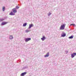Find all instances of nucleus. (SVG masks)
Instances as JSON below:
<instances>
[{
    "label": "nucleus",
    "instance_id": "20e7f679",
    "mask_svg": "<svg viewBox=\"0 0 76 76\" xmlns=\"http://www.w3.org/2000/svg\"><path fill=\"white\" fill-rule=\"evenodd\" d=\"M34 24H30L29 25V27L28 28V29H31L32 27H34Z\"/></svg>",
    "mask_w": 76,
    "mask_h": 76
},
{
    "label": "nucleus",
    "instance_id": "a211bd4d",
    "mask_svg": "<svg viewBox=\"0 0 76 76\" xmlns=\"http://www.w3.org/2000/svg\"><path fill=\"white\" fill-rule=\"evenodd\" d=\"M30 31V30H29V29H27V30H25V32L27 33V32H29Z\"/></svg>",
    "mask_w": 76,
    "mask_h": 76
},
{
    "label": "nucleus",
    "instance_id": "423d86ee",
    "mask_svg": "<svg viewBox=\"0 0 76 76\" xmlns=\"http://www.w3.org/2000/svg\"><path fill=\"white\" fill-rule=\"evenodd\" d=\"M12 12H13V13H16L17 12V10L16 8H13L12 9Z\"/></svg>",
    "mask_w": 76,
    "mask_h": 76
},
{
    "label": "nucleus",
    "instance_id": "5701e85b",
    "mask_svg": "<svg viewBox=\"0 0 76 76\" xmlns=\"http://www.w3.org/2000/svg\"><path fill=\"white\" fill-rule=\"evenodd\" d=\"M73 25V26H75V24H73V25Z\"/></svg>",
    "mask_w": 76,
    "mask_h": 76
},
{
    "label": "nucleus",
    "instance_id": "f03ea898",
    "mask_svg": "<svg viewBox=\"0 0 76 76\" xmlns=\"http://www.w3.org/2000/svg\"><path fill=\"white\" fill-rule=\"evenodd\" d=\"M31 40V38H26L24 39V41L25 42H28L29 41Z\"/></svg>",
    "mask_w": 76,
    "mask_h": 76
},
{
    "label": "nucleus",
    "instance_id": "b1692460",
    "mask_svg": "<svg viewBox=\"0 0 76 76\" xmlns=\"http://www.w3.org/2000/svg\"><path fill=\"white\" fill-rule=\"evenodd\" d=\"M72 25H73V24H72L70 25V26H72Z\"/></svg>",
    "mask_w": 76,
    "mask_h": 76
},
{
    "label": "nucleus",
    "instance_id": "a878e982",
    "mask_svg": "<svg viewBox=\"0 0 76 76\" xmlns=\"http://www.w3.org/2000/svg\"><path fill=\"white\" fill-rule=\"evenodd\" d=\"M9 39H10V36L9 37Z\"/></svg>",
    "mask_w": 76,
    "mask_h": 76
},
{
    "label": "nucleus",
    "instance_id": "aec40b11",
    "mask_svg": "<svg viewBox=\"0 0 76 76\" xmlns=\"http://www.w3.org/2000/svg\"><path fill=\"white\" fill-rule=\"evenodd\" d=\"M51 12H49V13H48V16H49L50 15H51Z\"/></svg>",
    "mask_w": 76,
    "mask_h": 76
},
{
    "label": "nucleus",
    "instance_id": "39448f33",
    "mask_svg": "<svg viewBox=\"0 0 76 76\" xmlns=\"http://www.w3.org/2000/svg\"><path fill=\"white\" fill-rule=\"evenodd\" d=\"M75 56H76V53H73L71 54V58H73Z\"/></svg>",
    "mask_w": 76,
    "mask_h": 76
},
{
    "label": "nucleus",
    "instance_id": "393cba45",
    "mask_svg": "<svg viewBox=\"0 0 76 76\" xmlns=\"http://www.w3.org/2000/svg\"><path fill=\"white\" fill-rule=\"evenodd\" d=\"M19 62H20V61H21L20 60H19Z\"/></svg>",
    "mask_w": 76,
    "mask_h": 76
},
{
    "label": "nucleus",
    "instance_id": "ddd939ff",
    "mask_svg": "<svg viewBox=\"0 0 76 76\" xmlns=\"http://www.w3.org/2000/svg\"><path fill=\"white\" fill-rule=\"evenodd\" d=\"M69 39H73V35H71L69 37Z\"/></svg>",
    "mask_w": 76,
    "mask_h": 76
},
{
    "label": "nucleus",
    "instance_id": "6ab92c4d",
    "mask_svg": "<svg viewBox=\"0 0 76 76\" xmlns=\"http://www.w3.org/2000/svg\"><path fill=\"white\" fill-rule=\"evenodd\" d=\"M16 8V9H18L19 8V7H18V6H17L15 8Z\"/></svg>",
    "mask_w": 76,
    "mask_h": 76
},
{
    "label": "nucleus",
    "instance_id": "f8f14e48",
    "mask_svg": "<svg viewBox=\"0 0 76 76\" xmlns=\"http://www.w3.org/2000/svg\"><path fill=\"white\" fill-rule=\"evenodd\" d=\"M5 20V18H0V22H3V20Z\"/></svg>",
    "mask_w": 76,
    "mask_h": 76
},
{
    "label": "nucleus",
    "instance_id": "7ed1b4c3",
    "mask_svg": "<svg viewBox=\"0 0 76 76\" xmlns=\"http://www.w3.org/2000/svg\"><path fill=\"white\" fill-rule=\"evenodd\" d=\"M8 23V22L4 21L2 22L1 24V26H3L4 25H6L7 23Z\"/></svg>",
    "mask_w": 76,
    "mask_h": 76
},
{
    "label": "nucleus",
    "instance_id": "9b49d317",
    "mask_svg": "<svg viewBox=\"0 0 76 76\" xmlns=\"http://www.w3.org/2000/svg\"><path fill=\"white\" fill-rule=\"evenodd\" d=\"M28 66H26L23 67L22 68V70H25V69H28Z\"/></svg>",
    "mask_w": 76,
    "mask_h": 76
},
{
    "label": "nucleus",
    "instance_id": "6e6552de",
    "mask_svg": "<svg viewBox=\"0 0 76 76\" xmlns=\"http://www.w3.org/2000/svg\"><path fill=\"white\" fill-rule=\"evenodd\" d=\"M66 33L64 32L62 33V34H61V37H66Z\"/></svg>",
    "mask_w": 76,
    "mask_h": 76
},
{
    "label": "nucleus",
    "instance_id": "1a4fd4ad",
    "mask_svg": "<svg viewBox=\"0 0 76 76\" xmlns=\"http://www.w3.org/2000/svg\"><path fill=\"white\" fill-rule=\"evenodd\" d=\"M26 73H27V72H24L23 73H22L20 74V76H25V75H26Z\"/></svg>",
    "mask_w": 76,
    "mask_h": 76
},
{
    "label": "nucleus",
    "instance_id": "f257e3e1",
    "mask_svg": "<svg viewBox=\"0 0 76 76\" xmlns=\"http://www.w3.org/2000/svg\"><path fill=\"white\" fill-rule=\"evenodd\" d=\"M66 26V24H63L61 25L59 28L60 30H64L65 28V26Z\"/></svg>",
    "mask_w": 76,
    "mask_h": 76
},
{
    "label": "nucleus",
    "instance_id": "dca6fc26",
    "mask_svg": "<svg viewBox=\"0 0 76 76\" xmlns=\"http://www.w3.org/2000/svg\"><path fill=\"white\" fill-rule=\"evenodd\" d=\"M46 58V57H49V54H46L44 56Z\"/></svg>",
    "mask_w": 76,
    "mask_h": 76
},
{
    "label": "nucleus",
    "instance_id": "bb28decb",
    "mask_svg": "<svg viewBox=\"0 0 76 76\" xmlns=\"http://www.w3.org/2000/svg\"><path fill=\"white\" fill-rule=\"evenodd\" d=\"M9 15H10V13L9 14Z\"/></svg>",
    "mask_w": 76,
    "mask_h": 76
},
{
    "label": "nucleus",
    "instance_id": "4be33fe9",
    "mask_svg": "<svg viewBox=\"0 0 76 76\" xmlns=\"http://www.w3.org/2000/svg\"><path fill=\"white\" fill-rule=\"evenodd\" d=\"M46 54H49V52H48L46 53Z\"/></svg>",
    "mask_w": 76,
    "mask_h": 76
},
{
    "label": "nucleus",
    "instance_id": "9d476101",
    "mask_svg": "<svg viewBox=\"0 0 76 76\" xmlns=\"http://www.w3.org/2000/svg\"><path fill=\"white\" fill-rule=\"evenodd\" d=\"M15 15V13H14L12 11L11 13H10V15H11V16H13Z\"/></svg>",
    "mask_w": 76,
    "mask_h": 76
},
{
    "label": "nucleus",
    "instance_id": "f3484780",
    "mask_svg": "<svg viewBox=\"0 0 76 76\" xmlns=\"http://www.w3.org/2000/svg\"><path fill=\"white\" fill-rule=\"evenodd\" d=\"M2 10V11L3 12H4V10H5V7H3Z\"/></svg>",
    "mask_w": 76,
    "mask_h": 76
},
{
    "label": "nucleus",
    "instance_id": "0eeeda50",
    "mask_svg": "<svg viewBox=\"0 0 76 76\" xmlns=\"http://www.w3.org/2000/svg\"><path fill=\"white\" fill-rule=\"evenodd\" d=\"M45 39H46V37H45V36L44 35L42 36V37L41 38V39L42 41H44L45 40Z\"/></svg>",
    "mask_w": 76,
    "mask_h": 76
},
{
    "label": "nucleus",
    "instance_id": "412c9836",
    "mask_svg": "<svg viewBox=\"0 0 76 76\" xmlns=\"http://www.w3.org/2000/svg\"><path fill=\"white\" fill-rule=\"evenodd\" d=\"M65 52L66 53V54H67V53H68V50H66L65 51Z\"/></svg>",
    "mask_w": 76,
    "mask_h": 76
},
{
    "label": "nucleus",
    "instance_id": "4468645a",
    "mask_svg": "<svg viewBox=\"0 0 76 76\" xmlns=\"http://www.w3.org/2000/svg\"><path fill=\"white\" fill-rule=\"evenodd\" d=\"M26 25H27V23H26L23 24V26H24V27L26 26Z\"/></svg>",
    "mask_w": 76,
    "mask_h": 76
},
{
    "label": "nucleus",
    "instance_id": "2eb2a0df",
    "mask_svg": "<svg viewBox=\"0 0 76 76\" xmlns=\"http://www.w3.org/2000/svg\"><path fill=\"white\" fill-rule=\"evenodd\" d=\"M13 39V37L12 35H10V39Z\"/></svg>",
    "mask_w": 76,
    "mask_h": 76
}]
</instances>
